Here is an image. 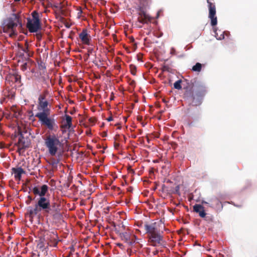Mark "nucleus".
Listing matches in <instances>:
<instances>
[{
    "label": "nucleus",
    "mask_w": 257,
    "mask_h": 257,
    "mask_svg": "<svg viewBox=\"0 0 257 257\" xmlns=\"http://www.w3.org/2000/svg\"><path fill=\"white\" fill-rule=\"evenodd\" d=\"M182 82V81L181 80H179L177 81H176L174 83V87L175 89L180 90L182 88V86L181 85V83Z\"/></svg>",
    "instance_id": "25"
},
{
    "label": "nucleus",
    "mask_w": 257,
    "mask_h": 257,
    "mask_svg": "<svg viewBox=\"0 0 257 257\" xmlns=\"http://www.w3.org/2000/svg\"><path fill=\"white\" fill-rule=\"evenodd\" d=\"M20 1L21 0H14V1L16 2H20Z\"/></svg>",
    "instance_id": "43"
},
{
    "label": "nucleus",
    "mask_w": 257,
    "mask_h": 257,
    "mask_svg": "<svg viewBox=\"0 0 257 257\" xmlns=\"http://www.w3.org/2000/svg\"><path fill=\"white\" fill-rule=\"evenodd\" d=\"M79 37L83 44L86 45L90 44V36L88 34L86 30H83L79 34Z\"/></svg>",
    "instance_id": "19"
},
{
    "label": "nucleus",
    "mask_w": 257,
    "mask_h": 257,
    "mask_svg": "<svg viewBox=\"0 0 257 257\" xmlns=\"http://www.w3.org/2000/svg\"><path fill=\"white\" fill-rule=\"evenodd\" d=\"M112 119H112V117L111 116L109 117L107 119V120L108 121H110L112 120Z\"/></svg>",
    "instance_id": "36"
},
{
    "label": "nucleus",
    "mask_w": 257,
    "mask_h": 257,
    "mask_svg": "<svg viewBox=\"0 0 257 257\" xmlns=\"http://www.w3.org/2000/svg\"><path fill=\"white\" fill-rule=\"evenodd\" d=\"M186 81L187 84V86L186 87V89H187L186 90H191L192 91H193V88L194 87L196 88V85L198 82V80L196 78L192 79L190 80H186Z\"/></svg>",
    "instance_id": "21"
},
{
    "label": "nucleus",
    "mask_w": 257,
    "mask_h": 257,
    "mask_svg": "<svg viewBox=\"0 0 257 257\" xmlns=\"http://www.w3.org/2000/svg\"><path fill=\"white\" fill-rule=\"evenodd\" d=\"M193 210L196 213H199V216L205 218L206 220H212V218L209 216H206V213L204 211V207L200 204H195L193 206Z\"/></svg>",
    "instance_id": "15"
},
{
    "label": "nucleus",
    "mask_w": 257,
    "mask_h": 257,
    "mask_svg": "<svg viewBox=\"0 0 257 257\" xmlns=\"http://www.w3.org/2000/svg\"><path fill=\"white\" fill-rule=\"evenodd\" d=\"M72 125V117L68 114H65L63 118L61 127L63 128H70Z\"/></svg>",
    "instance_id": "18"
},
{
    "label": "nucleus",
    "mask_w": 257,
    "mask_h": 257,
    "mask_svg": "<svg viewBox=\"0 0 257 257\" xmlns=\"http://www.w3.org/2000/svg\"><path fill=\"white\" fill-rule=\"evenodd\" d=\"M161 232L162 231H160L148 235L149 241L152 245L155 246L161 243L163 240V236L161 234Z\"/></svg>",
    "instance_id": "12"
},
{
    "label": "nucleus",
    "mask_w": 257,
    "mask_h": 257,
    "mask_svg": "<svg viewBox=\"0 0 257 257\" xmlns=\"http://www.w3.org/2000/svg\"><path fill=\"white\" fill-rule=\"evenodd\" d=\"M132 190H133V188H132V187H129V188L127 189V191H128L132 192Z\"/></svg>",
    "instance_id": "38"
},
{
    "label": "nucleus",
    "mask_w": 257,
    "mask_h": 257,
    "mask_svg": "<svg viewBox=\"0 0 257 257\" xmlns=\"http://www.w3.org/2000/svg\"><path fill=\"white\" fill-rule=\"evenodd\" d=\"M93 51V49L92 48H88L87 53L86 54L87 58H88L90 55L92 53Z\"/></svg>",
    "instance_id": "27"
},
{
    "label": "nucleus",
    "mask_w": 257,
    "mask_h": 257,
    "mask_svg": "<svg viewBox=\"0 0 257 257\" xmlns=\"http://www.w3.org/2000/svg\"><path fill=\"white\" fill-rule=\"evenodd\" d=\"M12 173L14 174L15 178L16 180H20L22 174H24L25 172L21 167L13 168L12 169Z\"/></svg>",
    "instance_id": "20"
},
{
    "label": "nucleus",
    "mask_w": 257,
    "mask_h": 257,
    "mask_svg": "<svg viewBox=\"0 0 257 257\" xmlns=\"http://www.w3.org/2000/svg\"><path fill=\"white\" fill-rule=\"evenodd\" d=\"M194 94L193 91L186 90L184 94V98L193 106H198L201 103L202 97Z\"/></svg>",
    "instance_id": "7"
},
{
    "label": "nucleus",
    "mask_w": 257,
    "mask_h": 257,
    "mask_svg": "<svg viewBox=\"0 0 257 257\" xmlns=\"http://www.w3.org/2000/svg\"><path fill=\"white\" fill-rule=\"evenodd\" d=\"M38 241L37 247L42 251H44L48 248V246L47 244L46 236H45V233L43 236H41L39 237V239Z\"/></svg>",
    "instance_id": "17"
},
{
    "label": "nucleus",
    "mask_w": 257,
    "mask_h": 257,
    "mask_svg": "<svg viewBox=\"0 0 257 257\" xmlns=\"http://www.w3.org/2000/svg\"><path fill=\"white\" fill-rule=\"evenodd\" d=\"M15 79H16V80L17 81H19V80L21 79V75L18 74H16L15 75Z\"/></svg>",
    "instance_id": "29"
},
{
    "label": "nucleus",
    "mask_w": 257,
    "mask_h": 257,
    "mask_svg": "<svg viewBox=\"0 0 257 257\" xmlns=\"http://www.w3.org/2000/svg\"><path fill=\"white\" fill-rule=\"evenodd\" d=\"M3 25L4 32H9V36L14 37L17 35L16 28L18 26L22 27L20 17L18 14H13L11 17L4 20Z\"/></svg>",
    "instance_id": "2"
},
{
    "label": "nucleus",
    "mask_w": 257,
    "mask_h": 257,
    "mask_svg": "<svg viewBox=\"0 0 257 257\" xmlns=\"http://www.w3.org/2000/svg\"><path fill=\"white\" fill-rule=\"evenodd\" d=\"M195 93L199 96H203L206 93V87L203 84L198 81L196 86Z\"/></svg>",
    "instance_id": "16"
},
{
    "label": "nucleus",
    "mask_w": 257,
    "mask_h": 257,
    "mask_svg": "<svg viewBox=\"0 0 257 257\" xmlns=\"http://www.w3.org/2000/svg\"><path fill=\"white\" fill-rule=\"evenodd\" d=\"M138 21L142 24H147L151 21V18L146 13L143 8H139Z\"/></svg>",
    "instance_id": "13"
},
{
    "label": "nucleus",
    "mask_w": 257,
    "mask_h": 257,
    "mask_svg": "<svg viewBox=\"0 0 257 257\" xmlns=\"http://www.w3.org/2000/svg\"><path fill=\"white\" fill-rule=\"evenodd\" d=\"M33 19L29 18L27 19V27L31 33L38 32L41 29V22L39 13L34 11L32 13Z\"/></svg>",
    "instance_id": "5"
},
{
    "label": "nucleus",
    "mask_w": 257,
    "mask_h": 257,
    "mask_svg": "<svg viewBox=\"0 0 257 257\" xmlns=\"http://www.w3.org/2000/svg\"><path fill=\"white\" fill-rule=\"evenodd\" d=\"M44 143L49 154L53 157L56 156L59 148L62 146L59 138L54 134L47 135Z\"/></svg>",
    "instance_id": "3"
},
{
    "label": "nucleus",
    "mask_w": 257,
    "mask_h": 257,
    "mask_svg": "<svg viewBox=\"0 0 257 257\" xmlns=\"http://www.w3.org/2000/svg\"><path fill=\"white\" fill-rule=\"evenodd\" d=\"M161 223L159 225L157 222H153L151 223H145L144 225V229L146 233L150 235L160 231V227Z\"/></svg>",
    "instance_id": "10"
},
{
    "label": "nucleus",
    "mask_w": 257,
    "mask_h": 257,
    "mask_svg": "<svg viewBox=\"0 0 257 257\" xmlns=\"http://www.w3.org/2000/svg\"><path fill=\"white\" fill-rule=\"evenodd\" d=\"M27 69V63H25L24 64H23V65H21V69L23 71H25Z\"/></svg>",
    "instance_id": "28"
},
{
    "label": "nucleus",
    "mask_w": 257,
    "mask_h": 257,
    "mask_svg": "<svg viewBox=\"0 0 257 257\" xmlns=\"http://www.w3.org/2000/svg\"><path fill=\"white\" fill-rule=\"evenodd\" d=\"M203 203L204 204H209L208 202H205V201H203Z\"/></svg>",
    "instance_id": "41"
},
{
    "label": "nucleus",
    "mask_w": 257,
    "mask_h": 257,
    "mask_svg": "<svg viewBox=\"0 0 257 257\" xmlns=\"http://www.w3.org/2000/svg\"><path fill=\"white\" fill-rule=\"evenodd\" d=\"M59 160L55 158L51 159L50 165L52 166L53 169H56L57 168V165L59 163Z\"/></svg>",
    "instance_id": "24"
},
{
    "label": "nucleus",
    "mask_w": 257,
    "mask_h": 257,
    "mask_svg": "<svg viewBox=\"0 0 257 257\" xmlns=\"http://www.w3.org/2000/svg\"><path fill=\"white\" fill-rule=\"evenodd\" d=\"M106 136V133H105L104 134H103V137H105Z\"/></svg>",
    "instance_id": "44"
},
{
    "label": "nucleus",
    "mask_w": 257,
    "mask_h": 257,
    "mask_svg": "<svg viewBox=\"0 0 257 257\" xmlns=\"http://www.w3.org/2000/svg\"><path fill=\"white\" fill-rule=\"evenodd\" d=\"M48 105L49 103L46 98V94H40L38 97L37 105V109L39 112H46L48 110V112H50L51 110L48 108Z\"/></svg>",
    "instance_id": "8"
},
{
    "label": "nucleus",
    "mask_w": 257,
    "mask_h": 257,
    "mask_svg": "<svg viewBox=\"0 0 257 257\" xmlns=\"http://www.w3.org/2000/svg\"><path fill=\"white\" fill-rule=\"evenodd\" d=\"M28 198H29V201H27V204H29L30 201L32 200V198L31 196H29Z\"/></svg>",
    "instance_id": "34"
},
{
    "label": "nucleus",
    "mask_w": 257,
    "mask_h": 257,
    "mask_svg": "<svg viewBox=\"0 0 257 257\" xmlns=\"http://www.w3.org/2000/svg\"><path fill=\"white\" fill-rule=\"evenodd\" d=\"M118 146H119V144H118V143H115L114 144L115 148L118 147Z\"/></svg>",
    "instance_id": "40"
},
{
    "label": "nucleus",
    "mask_w": 257,
    "mask_h": 257,
    "mask_svg": "<svg viewBox=\"0 0 257 257\" xmlns=\"http://www.w3.org/2000/svg\"><path fill=\"white\" fill-rule=\"evenodd\" d=\"M24 53H22V54L21 53L20 54V56H24Z\"/></svg>",
    "instance_id": "42"
},
{
    "label": "nucleus",
    "mask_w": 257,
    "mask_h": 257,
    "mask_svg": "<svg viewBox=\"0 0 257 257\" xmlns=\"http://www.w3.org/2000/svg\"><path fill=\"white\" fill-rule=\"evenodd\" d=\"M65 26L67 28H69L70 27V25L68 23H66L65 24Z\"/></svg>",
    "instance_id": "33"
},
{
    "label": "nucleus",
    "mask_w": 257,
    "mask_h": 257,
    "mask_svg": "<svg viewBox=\"0 0 257 257\" xmlns=\"http://www.w3.org/2000/svg\"><path fill=\"white\" fill-rule=\"evenodd\" d=\"M208 5L209 15L208 17L211 20L212 26H215L217 24V19L216 16V7L214 4L212 3L209 0H207Z\"/></svg>",
    "instance_id": "9"
},
{
    "label": "nucleus",
    "mask_w": 257,
    "mask_h": 257,
    "mask_svg": "<svg viewBox=\"0 0 257 257\" xmlns=\"http://www.w3.org/2000/svg\"><path fill=\"white\" fill-rule=\"evenodd\" d=\"M50 112H38L35 116L38 118L42 125L45 126L50 131H53L58 127L55 120L53 117H50Z\"/></svg>",
    "instance_id": "4"
},
{
    "label": "nucleus",
    "mask_w": 257,
    "mask_h": 257,
    "mask_svg": "<svg viewBox=\"0 0 257 257\" xmlns=\"http://www.w3.org/2000/svg\"><path fill=\"white\" fill-rule=\"evenodd\" d=\"M168 68V67L166 66H164V67H163L164 70H167Z\"/></svg>",
    "instance_id": "39"
},
{
    "label": "nucleus",
    "mask_w": 257,
    "mask_h": 257,
    "mask_svg": "<svg viewBox=\"0 0 257 257\" xmlns=\"http://www.w3.org/2000/svg\"><path fill=\"white\" fill-rule=\"evenodd\" d=\"M48 191V186L47 185H43L40 190L37 187H35L32 189V192L35 195H39L37 199V202L34 208L29 207V214L31 217L36 216L40 212L43 211L44 214L48 216H52L53 219H59L61 217L59 206L55 203H51L49 198L45 196Z\"/></svg>",
    "instance_id": "1"
},
{
    "label": "nucleus",
    "mask_w": 257,
    "mask_h": 257,
    "mask_svg": "<svg viewBox=\"0 0 257 257\" xmlns=\"http://www.w3.org/2000/svg\"><path fill=\"white\" fill-rule=\"evenodd\" d=\"M136 83V82L135 80H132L130 82V85H132V86H134Z\"/></svg>",
    "instance_id": "31"
},
{
    "label": "nucleus",
    "mask_w": 257,
    "mask_h": 257,
    "mask_svg": "<svg viewBox=\"0 0 257 257\" xmlns=\"http://www.w3.org/2000/svg\"><path fill=\"white\" fill-rule=\"evenodd\" d=\"M37 38L38 39H40L42 37V35L41 33H37Z\"/></svg>",
    "instance_id": "32"
},
{
    "label": "nucleus",
    "mask_w": 257,
    "mask_h": 257,
    "mask_svg": "<svg viewBox=\"0 0 257 257\" xmlns=\"http://www.w3.org/2000/svg\"><path fill=\"white\" fill-rule=\"evenodd\" d=\"M213 201L217 204V205H219V204H221V202H220L217 198H215L214 199H213Z\"/></svg>",
    "instance_id": "30"
},
{
    "label": "nucleus",
    "mask_w": 257,
    "mask_h": 257,
    "mask_svg": "<svg viewBox=\"0 0 257 257\" xmlns=\"http://www.w3.org/2000/svg\"><path fill=\"white\" fill-rule=\"evenodd\" d=\"M179 190V186H176V191L177 193H178Z\"/></svg>",
    "instance_id": "37"
},
{
    "label": "nucleus",
    "mask_w": 257,
    "mask_h": 257,
    "mask_svg": "<svg viewBox=\"0 0 257 257\" xmlns=\"http://www.w3.org/2000/svg\"><path fill=\"white\" fill-rule=\"evenodd\" d=\"M19 151L25 150L28 148L30 146V142L24 137L23 135L20 133V136L19 138V141L17 143Z\"/></svg>",
    "instance_id": "14"
},
{
    "label": "nucleus",
    "mask_w": 257,
    "mask_h": 257,
    "mask_svg": "<svg viewBox=\"0 0 257 257\" xmlns=\"http://www.w3.org/2000/svg\"><path fill=\"white\" fill-rule=\"evenodd\" d=\"M130 68H131V73L135 75H136V67L134 65H131L130 66Z\"/></svg>",
    "instance_id": "26"
},
{
    "label": "nucleus",
    "mask_w": 257,
    "mask_h": 257,
    "mask_svg": "<svg viewBox=\"0 0 257 257\" xmlns=\"http://www.w3.org/2000/svg\"><path fill=\"white\" fill-rule=\"evenodd\" d=\"M25 46L26 47L24 48L22 46H21L20 44L18 45V46L21 49V50L23 51V52H25L27 54V57H30L32 56V54L31 52L29 51L28 49V44L27 42H26Z\"/></svg>",
    "instance_id": "22"
},
{
    "label": "nucleus",
    "mask_w": 257,
    "mask_h": 257,
    "mask_svg": "<svg viewBox=\"0 0 257 257\" xmlns=\"http://www.w3.org/2000/svg\"><path fill=\"white\" fill-rule=\"evenodd\" d=\"M202 67V65L200 63H197L192 68V70L194 72H199L201 71Z\"/></svg>",
    "instance_id": "23"
},
{
    "label": "nucleus",
    "mask_w": 257,
    "mask_h": 257,
    "mask_svg": "<svg viewBox=\"0 0 257 257\" xmlns=\"http://www.w3.org/2000/svg\"><path fill=\"white\" fill-rule=\"evenodd\" d=\"M119 236L121 240L129 245H132L135 242L136 236L131 231H125L119 233Z\"/></svg>",
    "instance_id": "11"
},
{
    "label": "nucleus",
    "mask_w": 257,
    "mask_h": 257,
    "mask_svg": "<svg viewBox=\"0 0 257 257\" xmlns=\"http://www.w3.org/2000/svg\"><path fill=\"white\" fill-rule=\"evenodd\" d=\"M45 236L48 246L57 247L58 242L60 241L56 231L47 230L45 231Z\"/></svg>",
    "instance_id": "6"
},
{
    "label": "nucleus",
    "mask_w": 257,
    "mask_h": 257,
    "mask_svg": "<svg viewBox=\"0 0 257 257\" xmlns=\"http://www.w3.org/2000/svg\"><path fill=\"white\" fill-rule=\"evenodd\" d=\"M117 246H118V247H120V248H122V247L123 246V244L120 243H117L116 244Z\"/></svg>",
    "instance_id": "35"
}]
</instances>
